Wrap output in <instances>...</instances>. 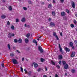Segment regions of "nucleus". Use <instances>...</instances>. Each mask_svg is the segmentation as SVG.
Instances as JSON below:
<instances>
[{
  "instance_id": "43",
  "label": "nucleus",
  "mask_w": 77,
  "mask_h": 77,
  "mask_svg": "<svg viewBox=\"0 0 77 77\" xmlns=\"http://www.w3.org/2000/svg\"><path fill=\"white\" fill-rule=\"evenodd\" d=\"M74 23L75 24H77V21H75V20H74Z\"/></svg>"
},
{
  "instance_id": "57",
  "label": "nucleus",
  "mask_w": 77,
  "mask_h": 77,
  "mask_svg": "<svg viewBox=\"0 0 77 77\" xmlns=\"http://www.w3.org/2000/svg\"><path fill=\"white\" fill-rule=\"evenodd\" d=\"M51 18H50L48 19V20L49 21H51Z\"/></svg>"
},
{
  "instance_id": "3",
  "label": "nucleus",
  "mask_w": 77,
  "mask_h": 77,
  "mask_svg": "<svg viewBox=\"0 0 77 77\" xmlns=\"http://www.w3.org/2000/svg\"><path fill=\"white\" fill-rule=\"evenodd\" d=\"M71 3L72 4V7L73 9H74L75 8V3H74V2L72 1L71 2Z\"/></svg>"
},
{
  "instance_id": "30",
  "label": "nucleus",
  "mask_w": 77,
  "mask_h": 77,
  "mask_svg": "<svg viewBox=\"0 0 77 77\" xmlns=\"http://www.w3.org/2000/svg\"><path fill=\"white\" fill-rule=\"evenodd\" d=\"M24 71H25V74H27V70H26V69H25Z\"/></svg>"
},
{
  "instance_id": "54",
  "label": "nucleus",
  "mask_w": 77,
  "mask_h": 77,
  "mask_svg": "<svg viewBox=\"0 0 77 77\" xmlns=\"http://www.w3.org/2000/svg\"><path fill=\"white\" fill-rule=\"evenodd\" d=\"M24 58H22V61L23 62V61H24Z\"/></svg>"
},
{
  "instance_id": "26",
  "label": "nucleus",
  "mask_w": 77,
  "mask_h": 77,
  "mask_svg": "<svg viewBox=\"0 0 77 77\" xmlns=\"http://www.w3.org/2000/svg\"><path fill=\"white\" fill-rule=\"evenodd\" d=\"M62 63H63V65H65L66 63V62L64 61H62Z\"/></svg>"
},
{
  "instance_id": "33",
  "label": "nucleus",
  "mask_w": 77,
  "mask_h": 77,
  "mask_svg": "<svg viewBox=\"0 0 77 77\" xmlns=\"http://www.w3.org/2000/svg\"><path fill=\"white\" fill-rule=\"evenodd\" d=\"M41 68H39L38 70H37L38 72H39V71H41Z\"/></svg>"
},
{
  "instance_id": "39",
  "label": "nucleus",
  "mask_w": 77,
  "mask_h": 77,
  "mask_svg": "<svg viewBox=\"0 0 77 77\" xmlns=\"http://www.w3.org/2000/svg\"><path fill=\"white\" fill-rule=\"evenodd\" d=\"M55 37H56L57 40H59V38H58V37H57V35L55 36Z\"/></svg>"
},
{
  "instance_id": "48",
  "label": "nucleus",
  "mask_w": 77,
  "mask_h": 77,
  "mask_svg": "<svg viewBox=\"0 0 77 77\" xmlns=\"http://www.w3.org/2000/svg\"><path fill=\"white\" fill-rule=\"evenodd\" d=\"M7 24L8 25H9V24H10V23L9 22V21H8L7 23Z\"/></svg>"
},
{
  "instance_id": "25",
  "label": "nucleus",
  "mask_w": 77,
  "mask_h": 77,
  "mask_svg": "<svg viewBox=\"0 0 77 77\" xmlns=\"http://www.w3.org/2000/svg\"><path fill=\"white\" fill-rule=\"evenodd\" d=\"M52 15L53 16H55V12L54 11L52 12Z\"/></svg>"
},
{
  "instance_id": "51",
  "label": "nucleus",
  "mask_w": 77,
  "mask_h": 77,
  "mask_svg": "<svg viewBox=\"0 0 77 77\" xmlns=\"http://www.w3.org/2000/svg\"><path fill=\"white\" fill-rule=\"evenodd\" d=\"M2 67H4V64H2Z\"/></svg>"
},
{
  "instance_id": "6",
  "label": "nucleus",
  "mask_w": 77,
  "mask_h": 77,
  "mask_svg": "<svg viewBox=\"0 0 77 77\" xmlns=\"http://www.w3.org/2000/svg\"><path fill=\"white\" fill-rule=\"evenodd\" d=\"M11 30H15V27H14V26L12 25L11 26Z\"/></svg>"
},
{
  "instance_id": "36",
  "label": "nucleus",
  "mask_w": 77,
  "mask_h": 77,
  "mask_svg": "<svg viewBox=\"0 0 77 77\" xmlns=\"http://www.w3.org/2000/svg\"><path fill=\"white\" fill-rule=\"evenodd\" d=\"M20 69H21V72H23V68H22V67H21Z\"/></svg>"
},
{
  "instance_id": "5",
  "label": "nucleus",
  "mask_w": 77,
  "mask_h": 77,
  "mask_svg": "<svg viewBox=\"0 0 77 77\" xmlns=\"http://www.w3.org/2000/svg\"><path fill=\"white\" fill-rule=\"evenodd\" d=\"M61 16L63 17V16H65V15H66V13H65V12H63L61 13Z\"/></svg>"
},
{
  "instance_id": "24",
  "label": "nucleus",
  "mask_w": 77,
  "mask_h": 77,
  "mask_svg": "<svg viewBox=\"0 0 77 77\" xmlns=\"http://www.w3.org/2000/svg\"><path fill=\"white\" fill-rule=\"evenodd\" d=\"M9 9L10 11H12V7H11V6L9 7Z\"/></svg>"
},
{
  "instance_id": "41",
  "label": "nucleus",
  "mask_w": 77,
  "mask_h": 77,
  "mask_svg": "<svg viewBox=\"0 0 77 77\" xmlns=\"http://www.w3.org/2000/svg\"><path fill=\"white\" fill-rule=\"evenodd\" d=\"M57 67L58 68H60V67L59 65H57Z\"/></svg>"
},
{
  "instance_id": "32",
  "label": "nucleus",
  "mask_w": 77,
  "mask_h": 77,
  "mask_svg": "<svg viewBox=\"0 0 77 77\" xmlns=\"http://www.w3.org/2000/svg\"><path fill=\"white\" fill-rule=\"evenodd\" d=\"M23 9H24L25 11H26V10H27V8H26V7H23Z\"/></svg>"
},
{
  "instance_id": "61",
  "label": "nucleus",
  "mask_w": 77,
  "mask_h": 77,
  "mask_svg": "<svg viewBox=\"0 0 77 77\" xmlns=\"http://www.w3.org/2000/svg\"><path fill=\"white\" fill-rule=\"evenodd\" d=\"M75 16L76 17H77V14H75Z\"/></svg>"
},
{
  "instance_id": "60",
  "label": "nucleus",
  "mask_w": 77,
  "mask_h": 77,
  "mask_svg": "<svg viewBox=\"0 0 77 77\" xmlns=\"http://www.w3.org/2000/svg\"><path fill=\"white\" fill-rule=\"evenodd\" d=\"M72 49H74V46H72Z\"/></svg>"
},
{
  "instance_id": "22",
  "label": "nucleus",
  "mask_w": 77,
  "mask_h": 77,
  "mask_svg": "<svg viewBox=\"0 0 77 77\" xmlns=\"http://www.w3.org/2000/svg\"><path fill=\"white\" fill-rule=\"evenodd\" d=\"M29 36H30V34L29 33H28L26 35V37H27V38H29Z\"/></svg>"
},
{
  "instance_id": "20",
  "label": "nucleus",
  "mask_w": 77,
  "mask_h": 77,
  "mask_svg": "<svg viewBox=\"0 0 77 77\" xmlns=\"http://www.w3.org/2000/svg\"><path fill=\"white\" fill-rule=\"evenodd\" d=\"M45 59H44L43 58H41V61L42 62H44V61H45Z\"/></svg>"
},
{
  "instance_id": "10",
  "label": "nucleus",
  "mask_w": 77,
  "mask_h": 77,
  "mask_svg": "<svg viewBox=\"0 0 77 77\" xmlns=\"http://www.w3.org/2000/svg\"><path fill=\"white\" fill-rule=\"evenodd\" d=\"M35 68H37L38 66V64L36 63H35L34 65Z\"/></svg>"
},
{
  "instance_id": "12",
  "label": "nucleus",
  "mask_w": 77,
  "mask_h": 77,
  "mask_svg": "<svg viewBox=\"0 0 77 77\" xmlns=\"http://www.w3.org/2000/svg\"><path fill=\"white\" fill-rule=\"evenodd\" d=\"M25 42L26 43H28L29 42V39L27 38H26L25 40Z\"/></svg>"
},
{
  "instance_id": "11",
  "label": "nucleus",
  "mask_w": 77,
  "mask_h": 77,
  "mask_svg": "<svg viewBox=\"0 0 77 77\" xmlns=\"http://www.w3.org/2000/svg\"><path fill=\"white\" fill-rule=\"evenodd\" d=\"M50 26H54V23L53 22H52L50 23Z\"/></svg>"
},
{
  "instance_id": "45",
  "label": "nucleus",
  "mask_w": 77,
  "mask_h": 77,
  "mask_svg": "<svg viewBox=\"0 0 77 77\" xmlns=\"http://www.w3.org/2000/svg\"><path fill=\"white\" fill-rule=\"evenodd\" d=\"M74 42L75 43V44H77V41L76 40H75Z\"/></svg>"
},
{
  "instance_id": "53",
  "label": "nucleus",
  "mask_w": 77,
  "mask_h": 77,
  "mask_svg": "<svg viewBox=\"0 0 77 77\" xmlns=\"http://www.w3.org/2000/svg\"><path fill=\"white\" fill-rule=\"evenodd\" d=\"M59 48H61V47H60V44H59Z\"/></svg>"
},
{
  "instance_id": "46",
  "label": "nucleus",
  "mask_w": 77,
  "mask_h": 77,
  "mask_svg": "<svg viewBox=\"0 0 77 77\" xmlns=\"http://www.w3.org/2000/svg\"><path fill=\"white\" fill-rule=\"evenodd\" d=\"M55 77H59V75H57V74H56L55 75Z\"/></svg>"
},
{
  "instance_id": "64",
  "label": "nucleus",
  "mask_w": 77,
  "mask_h": 77,
  "mask_svg": "<svg viewBox=\"0 0 77 77\" xmlns=\"http://www.w3.org/2000/svg\"><path fill=\"white\" fill-rule=\"evenodd\" d=\"M35 77V76H34V77Z\"/></svg>"
},
{
  "instance_id": "29",
  "label": "nucleus",
  "mask_w": 77,
  "mask_h": 77,
  "mask_svg": "<svg viewBox=\"0 0 77 77\" xmlns=\"http://www.w3.org/2000/svg\"><path fill=\"white\" fill-rule=\"evenodd\" d=\"M19 21V20L18 19H16V23H18Z\"/></svg>"
},
{
  "instance_id": "7",
  "label": "nucleus",
  "mask_w": 77,
  "mask_h": 77,
  "mask_svg": "<svg viewBox=\"0 0 77 77\" xmlns=\"http://www.w3.org/2000/svg\"><path fill=\"white\" fill-rule=\"evenodd\" d=\"M64 68L65 69H67L68 68V64H66L65 66H64Z\"/></svg>"
},
{
  "instance_id": "1",
  "label": "nucleus",
  "mask_w": 77,
  "mask_h": 77,
  "mask_svg": "<svg viewBox=\"0 0 77 77\" xmlns=\"http://www.w3.org/2000/svg\"><path fill=\"white\" fill-rule=\"evenodd\" d=\"M12 61L14 64H18V62L15 59H13Z\"/></svg>"
},
{
  "instance_id": "44",
  "label": "nucleus",
  "mask_w": 77,
  "mask_h": 77,
  "mask_svg": "<svg viewBox=\"0 0 77 77\" xmlns=\"http://www.w3.org/2000/svg\"><path fill=\"white\" fill-rule=\"evenodd\" d=\"M16 51H17V52L18 53H20V52L19 50H17Z\"/></svg>"
},
{
  "instance_id": "19",
  "label": "nucleus",
  "mask_w": 77,
  "mask_h": 77,
  "mask_svg": "<svg viewBox=\"0 0 77 77\" xmlns=\"http://www.w3.org/2000/svg\"><path fill=\"white\" fill-rule=\"evenodd\" d=\"M1 17L2 18H6V16L5 15H2Z\"/></svg>"
},
{
  "instance_id": "18",
  "label": "nucleus",
  "mask_w": 77,
  "mask_h": 77,
  "mask_svg": "<svg viewBox=\"0 0 77 77\" xmlns=\"http://www.w3.org/2000/svg\"><path fill=\"white\" fill-rule=\"evenodd\" d=\"M69 45L71 47H72V46L73 45V44L72 43V42H71L69 43Z\"/></svg>"
},
{
  "instance_id": "2",
  "label": "nucleus",
  "mask_w": 77,
  "mask_h": 77,
  "mask_svg": "<svg viewBox=\"0 0 77 77\" xmlns=\"http://www.w3.org/2000/svg\"><path fill=\"white\" fill-rule=\"evenodd\" d=\"M38 48L39 50L40 53H42L43 52V50H42V48L40 46H39L38 47Z\"/></svg>"
},
{
  "instance_id": "42",
  "label": "nucleus",
  "mask_w": 77,
  "mask_h": 77,
  "mask_svg": "<svg viewBox=\"0 0 77 77\" xmlns=\"http://www.w3.org/2000/svg\"><path fill=\"white\" fill-rule=\"evenodd\" d=\"M28 74L29 75H30V74H31V72L30 71L29 72H28Z\"/></svg>"
},
{
  "instance_id": "34",
  "label": "nucleus",
  "mask_w": 77,
  "mask_h": 77,
  "mask_svg": "<svg viewBox=\"0 0 77 77\" xmlns=\"http://www.w3.org/2000/svg\"><path fill=\"white\" fill-rule=\"evenodd\" d=\"M66 11L67 13H68V14H69V10H68L66 9Z\"/></svg>"
},
{
  "instance_id": "14",
  "label": "nucleus",
  "mask_w": 77,
  "mask_h": 77,
  "mask_svg": "<svg viewBox=\"0 0 77 77\" xmlns=\"http://www.w3.org/2000/svg\"><path fill=\"white\" fill-rule=\"evenodd\" d=\"M8 36L9 38H11V36H12V34L9 33L8 35Z\"/></svg>"
},
{
  "instance_id": "15",
  "label": "nucleus",
  "mask_w": 77,
  "mask_h": 77,
  "mask_svg": "<svg viewBox=\"0 0 77 77\" xmlns=\"http://www.w3.org/2000/svg\"><path fill=\"white\" fill-rule=\"evenodd\" d=\"M33 43H35L36 45H38V43H37V42H36V41L35 40H33Z\"/></svg>"
},
{
  "instance_id": "37",
  "label": "nucleus",
  "mask_w": 77,
  "mask_h": 77,
  "mask_svg": "<svg viewBox=\"0 0 77 77\" xmlns=\"http://www.w3.org/2000/svg\"><path fill=\"white\" fill-rule=\"evenodd\" d=\"M60 51L61 52H62V49L61 48H60Z\"/></svg>"
},
{
  "instance_id": "13",
  "label": "nucleus",
  "mask_w": 77,
  "mask_h": 77,
  "mask_svg": "<svg viewBox=\"0 0 77 77\" xmlns=\"http://www.w3.org/2000/svg\"><path fill=\"white\" fill-rule=\"evenodd\" d=\"M26 21V18L23 17L21 20L22 22H24Z\"/></svg>"
},
{
  "instance_id": "28",
  "label": "nucleus",
  "mask_w": 77,
  "mask_h": 77,
  "mask_svg": "<svg viewBox=\"0 0 77 77\" xmlns=\"http://www.w3.org/2000/svg\"><path fill=\"white\" fill-rule=\"evenodd\" d=\"M72 73H74L75 72V70L74 69H72Z\"/></svg>"
},
{
  "instance_id": "52",
  "label": "nucleus",
  "mask_w": 77,
  "mask_h": 77,
  "mask_svg": "<svg viewBox=\"0 0 77 77\" xmlns=\"http://www.w3.org/2000/svg\"><path fill=\"white\" fill-rule=\"evenodd\" d=\"M60 36H62V33L60 32Z\"/></svg>"
},
{
  "instance_id": "35",
  "label": "nucleus",
  "mask_w": 77,
  "mask_h": 77,
  "mask_svg": "<svg viewBox=\"0 0 77 77\" xmlns=\"http://www.w3.org/2000/svg\"><path fill=\"white\" fill-rule=\"evenodd\" d=\"M48 8H51V5H49L48 6Z\"/></svg>"
},
{
  "instance_id": "27",
  "label": "nucleus",
  "mask_w": 77,
  "mask_h": 77,
  "mask_svg": "<svg viewBox=\"0 0 77 77\" xmlns=\"http://www.w3.org/2000/svg\"><path fill=\"white\" fill-rule=\"evenodd\" d=\"M8 48L9 49V50H10V49L11 48H10V45H9V44L8 45Z\"/></svg>"
},
{
  "instance_id": "21",
  "label": "nucleus",
  "mask_w": 77,
  "mask_h": 77,
  "mask_svg": "<svg viewBox=\"0 0 77 77\" xmlns=\"http://www.w3.org/2000/svg\"><path fill=\"white\" fill-rule=\"evenodd\" d=\"M10 55L12 57L14 56V54L13 53H11L10 54Z\"/></svg>"
},
{
  "instance_id": "23",
  "label": "nucleus",
  "mask_w": 77,
  "mask_h": 77,
  "mask_svg": "<svg viewBox=\"0 0 77 77\" xmlns=\"http://www.w3.org/2000/svg\"><path fill=\"white\" fill-rule=\"evenodd\" d=\"M70 26H71V27H72V28H73L74 27V24H71L70 25Z\"/></svg>"
},
{
  "instance_id": "63",
  "label": "nucleus",
  "mask_w": 77,
  "mask_h": 77,
  "mask_svg": "<svg viewBox=\"0 0 77 77\" xmlns=\"http://www.w3.org/2000/svg\"><path fill=\"white\" fill-rule=\"evenodd\" d=\"M37 40L38 41H39V38H38Z\"/></svg>"
},
{
  "instance_id": "55",
  "label": "nucleus",
  "mask_w": 77,
  "mask_h": 77,
  "mask_svg": "<svg viewBox=\"0 0 77 77\" xmlns=\"http://www.w3.org/2000/svg\"><path fill=\"white\" fill-rule=\"evenodd\" d=\"M60 1L61 2H63V1H64V0H60Z\"/></svg>"
},
{
  "instance_id": "16",
  "label": "nucleus",
  "mask_w": 77,
  "mask_h": 77,
  "mask_svg": "<svg viewBox=\"0 0 77 77\" xmlns=\"http://www.w3.org/2000/svg\"><path fill=\"white\" fill-rule=\"evenodd\" d=\"M18 42L19 43H21V42H22V39L19 38L18 40Z\"/></svg>"
},
{
  "instance_id": "56",
  "label": "nucleus",
  "mask_w": 77,
  "mask_h": 77,
  "mask_svg": "<svg viewBox=\"0 0 77 77\" xmlns=\"http://www.w3.org/2000/svg\"><path fill=\"white\" fill-rule=\"evenodd\" d=\"M43 77H47V75H46L43 76Z\"/></svg>"
},
{
  "instance_id": "50",
  "label": "nucleus",
  "mask_w": 77,
  "mask_h": 77,
  "mask_svg": "<svg viewBox=\"0 0 77 77\" xmlns=\"http://www.w3.org/2000/svg\"><path fill=\"white\" fill-rule=\"evenodd\" d=\"M61 61H59V64H61Z\"/></svg>"
},
{
  "instance_id": "62",
  "label": "nucleus",
  "mask_w": 77,
  "mask_h": 77,
  "mask_svg": "<svg viewBox=\"0 0 77 77\" xmlns=\"http://www.w3.org/2000/svg\"><path fill=\"white\" fill-rule=\"evenodd\" d=\"M65 75H66V73H65Z\"/></svg>"
},
{
  "instance_id": "40",
  "label": "nucleus",
  "mask_w": 77,
  "mask_h": 77,
  "mask_svg": "<svg viewBox=\"0 0 77 77\" xmlns=\"http://www.w3.org/2000/svg\"><path fill=\"white\" fill-rule=\"evenodd\" d=\"M56 33L55 32H53V35L54 36H56Z\"/></svg>"
},
{
  "instance_id": "17",
  "label": "nucleus",
  "mask_w": 77,
  "mask_h": 77,
  "mask_svg": "<svg viewBox=\"0 0 77 77\" xmlns=\"http://www.w3.org/2000/svg\"><path fill=\"white\" fill-rule=\"evenodd\" d=\"M51 63L53 65H55V63H54V62L53 60L51 61Z\"/></svg>"
},
{
  "instance_id": "47",
  "label": "nucleus",
  "mask_w": 77,
  "mask_h": 77,
  "mask_svg": "<svg viewBox=\"0 0 77 77\" xmlns=\"http://www.w3.org/2000/svg\"><path fill=\"white\" fill-rule=\"evenodd\" d=\"M15 36V34H11V36Z\"/></svg>"
},
{
  "instance_id": "9",
  "label": "nucleus",
  "mask_w": 77,
  "mask_h": 77,
  "mask_svg": "<svg viewBox=\"0 0 77 77\" xmlns=\"http://www.w3.org/2000/svg\"><path fill=\"white\" fill-rule=\"evenodd\" d=\"M65 50L66 51V52H69L70 50L69 48H65Z\"/></svg>"
},
{
  "instance_id": "4",
  "label": "nucleus",
  "mask_w": 77,
  "mask_h": 77,
  "mask_svg": "<svg viewBox=\"0 0 77 77\" xmlns=\"http://www.w3.org/2000/svg\"><path fill=\"white\" fill-rule=\"evenodd\" d=\"M75 52H73L71 54V57H74V56H75Z\"/></svg>"
},
{
  "instance_id": "8",
  "label": "nucleus",
  "mask_w": 77,
  "mask_h": 77,
  "mask_svg": "<svg viewBox=\"0 0 77 77\" xmlns=\"http://www.w3.org/2000/svg\"><path fill=\"white\" fill-rule=\"evenodd\" d=\"M58 58L60 60L62 59V55H60L58 57Z\"/></svg>"
},
{
  "instance_id": "59",
  "label": "nucleus",
  "mask_w": 77,
  "mask_h": 77,
  "mask_svg": "<svg viewBox=\"0 0 77 77\" xmlns=\"http://www.w3.org/2000/svg\"><path fill=\"white\" fill-rule=\"evenodd\" d=\"M25 27H27V25H26V24H25L24 25Z\"/></svg>"
},
{
  "instance_id": "58",
  "label": "nucleus",
  "mask_w": 77,
  "mask_h": 77,
  "mask_svg": "<svg viewBox=\"0 0 77 77\" xmlns=\"http://www.w3.org/2000/svg\"><path fill=\"white\" fill-rule=\"evenodd\" d=\"M45 69L46 71H47V69L46 67H45Z\"/></svg>"
},
{
  "instance_id": "49",
  "label": "nucleus",
  "mask_w": 77,
  "mask_h": 77,
  "mask_svg": "<svg viewBox=\"0 0 77 77\" xmlns=\"http://www.w3.org/2000/svg\"><path fill=\"white\" fill-rule=\"evenodd\" d=\"M55 2H56L55 0H54L53 2V3H55Z\"/></svg>"
},
{
  "instance_id": "31",
  "label": "nucleus",
  "mask_w": 77,
  "mask_h": 77,
  "mask_svg": "<svg viewBox=\"0 0 77 77\" xmlns=\"http://www.w3.org/2000/svg\"><path fill=\"white\" fill-rule=\"evenodd\" d=\"M28 3H29V4H32V2L30 1H29Z\"/></svg>"
},
{
  "instance_id": "38",
  "label": "nucleus",
  "mask_w": 77,
  "mask_h": 77,
  "mask_svg": "<svg viewBox=\"0 0 77 77\" xmlns=\"http://www.w3.org/2000/svg\"><path fill=\"white\" fill-rule=\"evenodd\" d=\"M17 41H18V40L17 39H15L14 40V42H17Z\"/></svg>"
}]
</instances>
